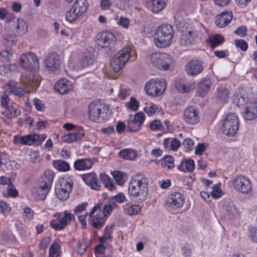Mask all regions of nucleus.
I'll return each mask as SVG.
<instances>
[{
  "mask_svg": "<svg viewBox=\"0 0 257 257\" xmlns=\"http://www.w3.org/2000/svg\"><path fill=\"white\" fill-rule=\"evenodd\" d=\"M49 254V257H60V247L57 243H53L50 246Z\"/></svg>",
  "mask_w": 257,
  "mask_h": 257,
  "instance_id": "obj_43",
  "label": "nucleus"
},
{
  "mask_svg": "<svg viewBox=\"0 0 257 257\" xmlns=\"http://www.w3.org/2000/svg\"><path fill=\"white\" fill-rule=\"evenodd\" d=\"M239 121L237 116L233 113L226 115L222 123L223 132L226 136H234L238 129Z\"/></svg>",
  "mask_w": 257,
  "mask_h": 257,
  "instance_id": "obj_9",
  "label": "nucleus"
},
{
  "mask_svg": "<svg viewBox=\"0 0 257 257\" xmlns=\"http://www.w3.org/2000/svg\"><path fill=\"white\" fill-rule=\"evenodd\" d=\"M184 203V196L179 192H174L170 194L166 200V205L174 209L181 207Z\"/></svg>",
  "mask_w": 257,
  "mask_h": 257,
  "instance_id": "obj_19",
  "label": "nucleus"
},
{
  "mask_svg": "<svg viewBox=\"0 0 257 257\" xmlns=\"http://www.w3.org/2000/svg\"><path fill=\"white\" fill-rule=\"evenodd\" d=\"M87 246L84 242L83 240H78L77 241V244L76 246L77 253L82 255L83 254L87 249Z\"/></svg>",
  "mask_w": 257,
  "mask_h": 257,
  "instance_id": "obj_48",
  "label": "nucleus"
},
{
  "mask_svg": "<svg viewBox=\"0 0 257 257\" xmlns=\"http://www.w3.org/2000/svg\"><path fill=\"white\" fill-rule=\"evenodd\" d=\"M5 44L8 47H12L16 45L17 41L16 35L13 34H6L4 36Z\"/></svg>",
  "mask_w": 257,
  "mask_h": 257,
  "instance_id": "obj_40",
  "label": "nucleus"
},
{
  "mask_svg": "<svg viewBox=\"0 0 257 257\" xmlns=\"http://www.w3.org/2000/svg\"><path fill=\"white\" fill-rule=\"evenodd\" d=\"M111 204L105 205L103 208V212L102 214L105 218L110 214V212L112 210L113 207H115L116 204L114 202H111Z\"/></svg>",
  "mask_w": 257,
  "mask_h": 257,
  "instance_id": "obj_52",
  "label": "nucleus"
},
{
  "mask_svg": "<svg viewBox=\"0 0 257 257\" xmlns=\"http://www.w3.org/2000/svg\"><path fill=\"white\" fill-rule=\"evenodd\" d=\"M148 179L144 175L138 174L130 181L128 192L130 195L140 202L145 201L148 194Z\"/></svg>",
  "mask_w": 257,
  "mask_h": 257,
  "instance_id": "obj_2",
  "label": "nucleus"
},
{
  "mask_svg": "<svg viewBox=\"0 0 257 257\" xmlns=\"http://www.w3.org/2000/svg\"><path fill=\"white\" fill-rule=\"evenodd\" d=\"M11 210L9 205L5 201H0V212L1 213L10 212Z\"/></svg>",
  "mask_w": 257,
  "mask_h": 257,
  "instance_id": "obj_59",
  "label": "nucleus"
},
{
  "mask_svg": "<svg viewBox=\"0 0 257 257\" xmlns=\"http://www.w3.org/2000/svg\"><path fill=\"white\" fill-rule=\"evenodd\" d=\"M7 192L9 196L16 197L18 195V192L16 190L14 185L11 182L7 188Z\"/></svg>",
  "mask_w": 257,
  "mask_h": 257,
  "instance_id": "obj_50",
  "label": "nucleus"
},
{
  "mask_svg": "<svg viewBox=\"0 0 257 257\" xmlns=\"http://www.w3.org/2000/svg\"><path fill=\"white\" fill-rule=\"evenodd\" d=\"M23 212L25 219L30 220L33 219L34 215V212L29 207H26L24 208Z\"/></svg>",
  "mask_w": 257,
  "mask_h": 257,
  "instance_id": "obj_51",
  "label": "nucleus"
},
{
  "mask_svg": "<svg viewBox=\"0 0 257 257\" xmlns=\"http://www.w3.org/2000/svg\"><path fill=\"white\" fill-rule=\"evenodd\" d=\"M156 86V80L152 79L146 84L145 90L147 94L151 96H157L158 93L157 90H156L157 89Z\"/></svg>",
  "mask_w": 257,
  "mask_h": 257,
  "instance_id": "obj_35",
  "label": "nucleus"
},
{
  "mask_svg": "<svg viewBox=\"0 0 257 257\" xmlns=\"http://www.w3.org/2000/svg\"><path fill=\"white\" fill-rule=\"evenodd\" d=\"M221 190L220 188L215 185L213 187V190L211 192V197L214 199H217L221 196Z\"/></svg>",
  "mask_w": 257,
  "mask_h": 257,
  "instance_id": "obj_63",
  "label": "nucleus"
},
{
  "mask_svg": "<svg viewBox=\"0 0 257 257\" xmlns=\"http://www.w3.org/2000/svg\"><path fill=\"white\" fill-rule=\"evenodd\" d=\"M50 241L51 238L49 237L42 238L39 244L40 249L42 250L46 249L50 243Z\"/></svg>",
  "mask_w": 257,
  "mask_h": 257,
  "instance_id": "obj_64",
  "label": "nucleus"
},
{
  "mask_svg": "<svg viewBox=\"0 0 257 257\" xmlns=\"http://www.w3.org/2000/svg\"><path fill=\"white\" fill-rule=\"evenodd\" d=\"M137 155V152L132 149H124L118 153V155L120 158L128 160L135 159Z\"/></svg>",
  "mask_w": 257,
  "mask_h": 257,
  "instance_id": "obj_34",
  "label": "nucleus"
},
{
  "mask_svg": "<svg viewBox=\"0 0 257 257\" xmlns=\"http://www.w3.org/2000/svg\"><path fill=\"white\" fill-rule=\"evenodd\" d=\"M53 166L59 171L65 172L69 170V164L64 161L55 160L53 162Z\"/></svg>",
  "mask_w": 257,
  "mask_h": 257,
  "instance_id": "obj_37",
  "label": "nucleus"
},
{
  "mask_svg": "<svg viewBox=\"0 0 257 257\" xmlns=\"http://www.w3.org/2000/svg\"><path fill=\"white\" fill-rule=\"evenodd\" d=\"M56 219H52L50 223V226L55 230H61L64 229L71 222L73 215L66 211L62 212H57L53 215Z\"/></svg>",
  "mask_w": 257,
  "mask_h": 257,
  "instance_id": "obj_8",
  "label": "nucleus"
},
{
  "mask_svg": "<svg viewBox=\"0 0 257 257\" xmlns=\"http://www.w3.org/2000/svg\"><path fill=\"white\" fill-rule=\"evenodd\" d=\"M55 89L61 94L68 93L72 89V86L66 79H60L55 85Z\"/></svg>",
  "mask_w": 257,
  "mask_h": 257,
  "instance_id": "obj_27",
  "label": "nucleus"
},
{
  "mask_svg": "<svg viewBox=\"0 0 257 257\" xmlns=\"http://www.w3.org/2000/svg\"><path fill=\"white\" fill-rule=\"evenodd\" d=\"M125 214L130 216H134L140 214L141 208L138 205H126L124 208Z\"/></svg>",
  "mask_w": 257,
  "mask_h": 257,
  "instance_id": "obj_39",
  "label": "nucleus"
},
{
  "mask_svg": "<svg viewBox=\"0 0 257 257\" xmlns=\"http://www.w3.org/2000/svg\"><path fill=\"white\" fill-rule=\"evenodd\" d=\"M234 188L242 194H248L252 190V185L249 179L243 175H238L232 180Z\"/></svg>",
  "mask_w": 257,
  "mask_h": 257,
  "instance_id": "obj_14",
  "label": "nucleus"
},
{
  "mask_svg": "<svg viewBox=\"0 0 257 257\" xmlns=\"http://www.w3.org/2000/svg\"><path fill=\"white\" fill-rule=\"evenodd\" d=\"M248 236L254 242H257V228L250 226L248 228Z\"/></svg>",
  "mask_w": 257,
  "mask_h": 257,
  "instance_id": "obj_57",
  "label": "nucleus"
},
{
  "mask_svg": "<svg viewBox=\"0 0 257 257\" xmlns=\"http://www.w3.org/2000/svg\"><path fill=\"white\" fill-rule=\"evenodd\" d=\"M126 106L134 111H137L139 106V102L135 98L131 97L130 101L126 103Z\"/></svg>",
  "mask_w": 257,
  "mask_h": 257,
  "instance_id": "obj_49",
  "label": "nucleus"
},
{
  "mask_svg": "<svg viewBox=\"0 0 257 257\" xmlns=\"http://www.w3.org/2000/svg\"><path fill=\"white\" fill-rule=\"evenodd\" d=\"M155 80L156 85V87H157L156 90H157L158 95H159L163 93L165 91L167 83L166 81L163 79H158Z\"/></svg>",
  "mask_w": 257,
  "mask_h": 257,
  "instance_id": "obj_41",
  "label": "nucleus"
},
{
  "mask_svg": "<svg viewBox=\"0 0 257 257\" xmlns=\"http://www.w3.org/2000/svg\"><path fill=\"white\" fill-rule=\"evenodd\" d=\"M165 0H147L148 8L154 13L163 10L166 6Z\"/></svg>",
  "mask_w": 257,
  "mask_h": 257,
  "instance_id": "obj_28",
  "label": "nucleus"
},
{
  "mask_svg": "<svg viewBox=\"0 0 257 257\" xmlns=\"http://www.w3.org/2000/svg\"><path fill=\"white\" fill-rule=\"evenodd\" d=\"M82 178L85 183L94 190H98L101 186L100 182L94 173L84 174Z\"/></svg>",
  "mask_w": 257,
  "mask_h": 257,
  "instance_id": "obj_24",
  "label": "nucleus"
},
{
  "mask_svg": "<svg viewBox=\"0 0 257 257\" xmlns=\"http://www.w3.org/2000/svg\"><path fill=\"white\" fill-rule=\"evenodd\" d=\"M247 101V94L243 91L235 93L232 97V102L238 106H243Z\"/></svg>",
  "mask_w": 257,
  "mask_h": 257,
  "instance_id": "obj_31",
  "label": "nucleus"
},
{
  "mask_svg": "<svg viewBox=\"0 0 257 257\" xmlns=\"http://www.w3.org/2000/svg\"><path fill=\"white\" fill-rule=\"evenodd\" d=\"M12 56L11 50H6L0 52V60L3 62H9Z\"/></svg>",
  "mask_w": 257,
  "mask_h": 257,
  "instance_id": "obj_45",
  "label": "nucleus"
},
{
  "mask_svg": "<svg viewBox=\"0 0 257 257\" xmlns=\"http://www.w3.org/2000/svg\"><path fill=\"white\" fill-rule=\"evenodd\" d=\"M88 6L86 0H76L71 9L66 14V20L72 23L78 19L87 11Z\"/></svg>",
  "mask_w": 257,
  "mask_h": 257,
  "instance_id": "obj_6",
  "label": "nucleus"
},
{
  "mask_svg": "<svg viewBox=\"0 0 257 257\" xmlns=\"http://www.w3.org/2000/svg\"><path fill=\"white\" fill-rule=\"evenodd\" d=\"M94 62V59L90 55H85L81 61V66L82 67H86L92 65Z\"/></svg>",
  "mask_w": 257,
  "mask_h": 257,
  "instance_id": "obj_53",
  "label": "nucleus"
},
{
  "mask_svg": "<svg viewBox=\"0 0 257 257\" xmlns=\"http://www.w3.org/2000/svg\"><path fill=\"white\" fill-rule=\"evenodd\" d=\"M116 42L114 34L108 31H103L99 32L96 36V44L98 48H110Z\"/></svg>",
  "mask_w": 257,
  "mask_h": 257,
  "instance_id": "obj_13",
  "label": "nucleus"
},
{
  "mask_svg": "<svg viewBox=\"0 0 257 257\" xmlns=\"http://www.w3.org/2000/svg\"><path fill=\"white\" fill-rule=\"evenodd\" d=\"M133 119L142 126L145 119V115L142 112H138L135 114Z\"/></svg>",
  "mask_w": 257,
  "mask_h": 257,
  "instance_id": "obj_54",
  "label": "nucleus"
},
{
  "mask_svg": "<svg viewBox=\"0 0 257 257\" xmlns=\"http://www.w3.org/2000/svg\"><path fill=\"white\" fill-rule=\"evenodd\" d=\"M101 182L104 184L105 186L112 191L115 189L112 180L107 175L103 173L100 174Z\"/></svg>",
  "mask_w": 257,
  "mask_h": 257,
  "instance_id": "obj_38",
  "label": "nucleus"
},
{
  "mask_svg": "<svg viewBox=\"0 0 257 257\" xmlns=\"http://www.w3.org/2000/svg\"><path fill=\"white\" fill-rule=\"evenodd\" d=\"M22 67L30 71L36 70L39 67V63L35 54L30 53L22 55L20 58Z\"/></svg>",
  "mask_w": 257,
  "mask_h": 257,
  "instance_id": "obj_15",
  "label": "nucleus"
},
{
  "mask_svg": "<svg viewBox=\"0 0 257 257\" xmlns=\"http://www.w3.org/2000/svg\"><path fill=\"white\" fill-rule=\"evenodd\" d=\"M45 68L50 72H54L58 70L60 67V59L58 55L51 52L44 59Z\"/></svg>",
  "mask_w": 257,
  "mask_h": 257,
  "instance_id": "obj_16",
  "label": "nucleus"
},
{
  "mask_svg": "<svg viewBox=\"0 0 257 257\" xmlns=\"http://www.w3.org/2000/svg\"><path fill=\"white\" fill-rule=\"evenodd\" d=\"M73 183L69 178L59 179L55 186V193L57 197L62 201L67 199L72 191Z\"/></svg>",
  "mask_w": 257,
  "mask_h": 257,
  "instance_id": "obj_5",
  "label": "nucleus"
},
{
  "mask_svg": "<svg viewBox=\"0 0 257 257\" xmlns=\"http://www.w3.org/2000/svg\"><path fill=\"white\" fill-rule=\"evenodd\" d=\"M162 123L160 120L155 119L152 121L150 124V128L153 131L161 130Z\"/></svg>",
  "mask_w": 257,
  "mask_h": 257,
  "instance_id": "obj_55",
  "label": "nucleus"
},
{
  "mask_svg": "<svg viewBox=\"0 0 257 257\" xmlns=\"http://www.w3.org/2000/svg\"><path fill=\"white\" fill-rule=\"evenodd\" d=\"M33 101V104L37 110L42 111L44 110L45 105L42 102L40 99L37 98H35Z\"/></svg>",
  "mask_w": 257,
  "mask_h": 257,
  "instance_id": "obj_58",
  "label": "nucleus"
},
{
  "mask_svg": "<svg viewBox=\"0 0 257 257\" xmlns=\"http://www.w3.org/2000/svg\"><path fill=\"white\" fill-rule=\"evenodd\" d=\"M40 81L39 76L36 74H27L21 77V82L27 87L28 91H33L37 89L40 83ZM17 84L15 81L10 80L7 83V85L9 87L10 92L15 95L23 97L26 94L27 90L21 87L18 86Z\"/></svg>",
  "mask_w": 257,
  "mask_h": 257,
  "instance_id": "obj_1",
  "label": "nucleus"
},
{
  "mask_svg": "<svg viewBox=\"0 0 257 257\" xmlns=\"http://www.w3.org/2000/svg\"><path fill=\"white\" fill-rule=\"evenodd\" d=\"M102 203H98L94 206L89 213L91 218L89 219V223L92 227L99 229L101 228L105 224V218L101 213Z\"/></svg>",
  "mask_w": 257,
  "mask_h": 257,
  "instance_id": "obj_11",
  "label": "nucleus"
},
{
  "mask_svg": "<svg viewBox=\"0 0 257 257\" xmlns=\"http://www.w3.org/2000/svg\"><path fill=\"white\" fill-rule=\"evenodd\" d=\"M232 19V13L231 11L222 12L216 17L215 23L219 28H223L227 26Z\"/></svg>",
  "mask_w": 257,
  "mask_h": 257,
  "instance_id": "obj_26",
  "label": "nucleus"
},
{
  "mask_svg": "<svg viewBox=\"0 0 257 257\" xmlns=\"http://www.w3.org/2000/svg\"><path fill=\"white\" fill-rule=\"evenodd\" d=\"M98 162L96 158H83L76 160L74 163V167L75 170L83 171L90 169L92 166Z\"/></svg>",
  "mask_w": 257,
  "mask_h": 257,
  "instance_id": "obj_20",
  "label": "nucleus"
},
{
  "mask_svg": "<svg viewBox=\"0 0 257 257\" xmlns=\"http://www.w3.org/2000/svg\"><path fill=\"white\" fill-rule=\"evenodd\" d=\"M16 28L18 33L24 34L27 31L28 26L23 19H18Z\"/></svg>",
  "mask_w": 257,
  "mask_h": 257,
  "instance_id": "obj_44",
  "label": "nucleus"
},
{
  "mask_svg": "<svg viewBox=\"0 0 257 257\" xmlns=\"http://www.w3.org/2000/svg\"><path fill=\"white\" fill-rule=\"evenodd\" d=\"M174 31L170 25L163 24L160 26L155 33V42L158 47L165 48L172 42Z\"/></svg>",
  "mask_w": 257,
  "mask_h": 257,
  "instance_id": "obj_4",
  "label": "nucleus"
},
{
  "mask_svg": "<svg viewBox=\"0 0 257 257\" xmlns=\"http://www.w3.org/2000/svg\"><path fill=\"white\" fill-rule=\"evenodd\" d=\"M24 145L31 146L36 143V138L37 136L34 134L24 136Z\"/></svg>",
  "mask_w": 257,
  "mask_h": 257,
  "instance_id": "obj_46",
  "label": "nucleus"
},
{
  "mask_svg": "<svg viewBox=\"0 0 257 257\" xmlns=\"http://www.w3.org/2000/svg\"><path fill=\"white\" fill-rule=\"evenodd\" d=\"M204 68L202 62L197 59H192L185 66V70L188 75L194 76L200 74Z\"/></svg>",
  "mask_w": 257,
  "mask_h": 257,
  "instance_id": "obj_18",
  "label": "nucleus"
},
{
  "mask_svg": "<svg viewBox=\"0 0 257 257\" xmlns=\"http://www.w3.org/2000/svg\"><path fill=\"white\" fill-rule=\"evenodd\" d=\"M113 226L114 225L113 224H111L110 225H107L105 227L103 236L107 240H111L112 239L111 233L112 232V229Z\"/></svg>",
  "mask_w": 257,
  "mask_h": 257,
  "instance_id": "obj_60",
  "label": "nucleus"
},
{
  "mask_svg": "<svg viewBox=\"0 0 257 257\" xmlns=\"http://www.w3.org/2000/svg\"><path fill=\"white\" fill-rule=\"evenodd\" d=\"M108 106L99 102L93 101L88 106V118L94 122L100 123L108 119Z\"/></svg>",
  "mask_w": 257,
  "mask_h": 257,
  "instance_id": "obj_3",
  "label": "nucleus"
},
{
  "mask_svg": "<svg viewBox=\"0 0 257 257\" xmlns=\"http://www.w3.org/2000/svg\"><path fill=\"white\" fill-rule=\"evenodd\" d=\"M106 247L101 243L96 245L95 247V253L96 257H99V255H103L105 252Z\"/></svg>",
  "mask_w": 257,
  "mask_h": 257,
  "instance_id": "obj_61",
  "label": "nucleus"
},
{
  "mask_svg": "<svg viewBox=\"0 0 257 257\" xmlns=\"http://www.w3.org/2000/svg\"><path fill=\"white\" fill-rule=\"evenodd\" d=\"M84 135V133L83 131L80 130L77 132H72L68 134L64 135L62 137V139L64 142L70 143L81 139Z\"/></svg>",
  "mask_w": 257,
  "mask_h": 257,
  "instance_id": "obj_30",
  "label": "nucleus"
},
{
  "mask_svg": "<svg viewBox=\"0 0 257 257\" xmlns=\"http://www.w3.org/2000/svg\"><path fill=\"white\" fill-rule=\"evenodd\" d=\"M1 104L4 110L2 113L6 117L5 122L9 123L13 117H16L21 114V110L16 104H9L10 98L8 95L4 93L1 97Z\"/></svg>",
  "mask_w": 257,
  "mask_h": 257,
  "instance_id": "obj_7",
  "label": "nucleus"
},
{
  "mask_svg": "<svg viewBox=\"0 0 257 257\" xmlns=\"http://www.w3.org/2000/svg\"><path fill=\"white\" fill-rule=\"evenodd\" d=\"M211 85L212 82L209 77L203 78L197 83L196 95L203 97L208 93Z\"/></svg>",
  "mask_w": 257,
  "mask_h": 257,
  "instance_id": "obj_21",
  "label": "nucleus"
},
{
  "mask_svg": "<svg viewBox=\"0 0 257 257\" xmlns=\"http://www.w3.org/2000/svg\"><path fill=\"white\" fill-rule=\"evenodd\" d=\"M257 117V101H250L243 112V117L247 120H251Z\"/></svg>",
  "mask_w": 257,
  "mask_h": 257,
  "instance_id": "obj_25",
  "label": "nucleus"
},
{
  "mask_svg": "<svg viewBox=\"0 0 257 257\" xmlns=\"http://www.w3.org/2000/svg\"><path fill=\"white\" fill-rule=\"evenodd\" d=\"M175 86L179 91L183 93H188L195 87V83H188L185 79H181L176 81Z\"/></svg>",
  "mask_w": 257,
  "mask_h": 257,
  "instance_id": "obj_29",
  "label": "nucleus"
},
{
  "mask_svg": "<svg viewBox=\"0 0 257 257\" xmlns=\"http://www.w3.org/2000/svg\"><path fill=\"white\" fill-rule=\"evenodd\" d=\"M183 119L188 124L198 123L200 120L198 110L193 106L188 107L184 111Z\"/></svg>",
  "mask_w": 257,
  "mask_h": 257,
  "instance_id": "obj_17",
  "label": "nucleus"
},
{
  "mask_svg": "<svg viewBox=\"0 0 257 257\" xmlns=\"http://www.w3.org/2000/svg\"><path fill=\"white\" fill-rule=\"evenodd\" d=\"M162 160L164 162L165 166L167 167L168 169H171L174 167V158L171 155L165 156Z\"/></svg>",
  "mask_w": 257,
  "mask_h": 257,
  "instance_id": "obj_47",
  "label": "nucleus"
},
{
  "mask_svg": "<svg viewBox=\"0 0 257 257\" xmlns=\"http://www.w3.org/2000/svg\"><path fill=\"white\" fill-rule=\"evenodd\" d=\"M54 177V173L53 171L50 170H46L44 172L39 183H42L51 188Z\"/></svg>",
  "mask_w": 257,
  "mask_h": 257,
  "instance_id": "obj_33",
  "label": "nucleus"
},
{
  "mask_svg": "<svg viewBox=\"0 0 257 257\" xmlns=\"http://www.w3.org/2000/svg\"><path fill=\"white\" fill-rule=\"evenodd\" d=\"M142 126L139 125L134 119L128 121L126 129L128 132H137L139 131Z\"/></svg>",
  "mask_w": 257,
  "mask_h": 257,
  "instance_id": "obj_42",
  "label": "nucleus"
},
{
  "mask_svg": "<svg viewBox=\"0 0 257 257\" xmlns=\"http://www.w3.org/2000/svg\"><path fill=\"white\" fill-rule=\"evenodd\" d=\"M50 190V188L42 183H38V186L32 190V195L36 199L44 200Z\"/></svg>",
  "mask_w": 257,
  "mask_h": 257,
  "instance_id": "obj_23",
  "label": "nucleus"
},
{
  "mask_svg": "<svg viewBox=\"0 0 257 257\" xmlns=\"http://www.w3.org/2000/svg\"><path fill=\"white\" fill-rule=\"evenodd\" d=\"M183 145L188 150V151H190L193 149L194 142L190 138L185 139L183 142Z\"/></svg>",
  "mask_w": 257,
  "mask_h": 257,
  "instance_id": "obj_62",
  "label": "nucleus"
},
{
  "mask_svg": "<svg viewBox=\"0 0 257 257\" xmlns=\"http://www.w3.org/2000/svg\"><path fill=\"white\" fill-rule=\"evenodd\" d=\"M131 51L130 47L124 48L120 50L117 55L111 60L110 66L115 72L121 70L129 60Z\"/></svg>",
  "mask_w": 257,
  "mask_h": 257,
  "instance_id": "obj_12",
  "label": "nucleus"
},
{
  "mask_svg": "<svg viewBox=\"0 0 257 257\" xmlns=\"http://www.w3.org/2000/svg\"><path fill=\"white\" fill-rule=\"evenodd\" d=\"M212 49L222 45L224 42V38L220 34H215L210 36L207 40Z\"/></svg>",
  "mask_w": 257,
  "mask_h": 257,
  "instance_id": "obj_32",
  "label": "nucleus"
},
{
  "mask_svg": "<svg viewBox=\"0 0 257 257\" xmlns=\"http://www.w3.org/2000/svg\"><path fill=\"white\" fill-rule=\"evenodd\" d=\"M216 96L220 100L225 101L228 98L229 91L225 86L219 85L217 88Z\"/></svg>",
  "mask_w": 257,
  "mask_h": 257,
  "instance_id": "obj_36",
  "label": "nucleus"
},
{
  "mask_svg": "<svg viewBox=\"0 0 257 257\" xmlns=\"http://www.w3.org/2000/svg\"><path fill=\"white\" fill-rule=\"evenodd\" d=\"M181 23L179 25L177 24L179 30L181 32L182 34L180 38V42L183 45H188L191 44L194 41V32L191 30H186L183 27H181Z\"/></svg>",
  "mask_w": 257,
  "mask_h": 257,
  "instance_id": "obj_22",
  "label": "nucleus"
},
{
  "mask_svg": "<svg viewBox=\"0 0 257 257\" xmlns=\"http://www.w3.org/2000/svg\"><path fill=\"white\" fill-rule=\"evenodd\" d=\"M152 64L160 70H168L172 63V59L166 53H155L150 56Z\"/></svg>",
  "mask_w": 257,
  "mask_h": 257,
  "instance_id": "obj_10",
  "label": "nucleus"
},
{
  "mask_svg": "<svg viewBox=\"0 0 257 257\" xmlns=\"http://www.w3.org/2000/svg\"><path fill=\"white\" fill-rule=\"evenodd\" d=\"M235 45L236 47L240 48L243 51H246L248 48L247 43L242 39L236 40Z\"/></svg>",
  "mask_w": 257,
  "mask_h": 257,
  "instance_id": "obj_56",
  "label": "nucleus"
}]
</instances>
